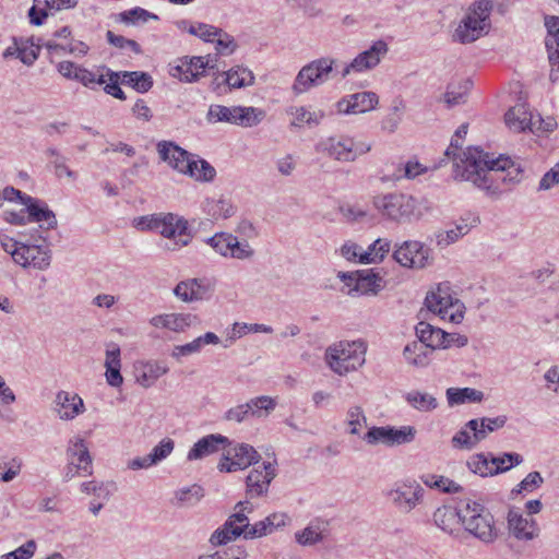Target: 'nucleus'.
<instances>
[{
    "label": "nucleus",
    "instance_id": "46",
    "mask_svg": "<svg viewBox=\"0 0 559 559\" xmlns=\"http://www.w3.org/2000/svg\"><path fill=\"white\" fill-rule=\"evenodd\" d=\"M245 405L249 406V416L251 415L253 417L260 418L263 416H267L271 412H273L276 406V402L274 399L270 396L262 395L251 399L250 401L245 403Z\"/></svg>",
    "mask_w": 559,
    "mask_h": 559
},
{
    "label": "nucleus",
    "instance_id": "16",
    "mask_svg": "<svg viewBox=\"0 0 559 559\" xmlns=\"http://www.w3.org/2000/svg\"><path fill=\"white\" fill-rule=\"evenodd\" d=\"M379 104V97L374 92H359L348 95L337 102L338 112L357 115L371 111Z\"/></svg>",
    "mask_w": 559,
    "mask_h": 559
},
{
    "label": "nucleus",
    "instance_id": "11",
    "mask_svg": "<svg viewBox=\"0 0 559 559\" xmlns=\"http://www.w3.org/2000/svg\"><path fill=\"white\" fill-rule=\"evenodd\" d=\"M393 259L403 267L421 270L433 262L431 249L418 240H405L396 243Z\"/></svg>",
    "mask_w": 559,
    "mask_h": 559
},
{
    "label": "nucleus",
    "instance_id": "53",
    "mask_svg": "<svg viewBox=\"0 0 559 559\" xmlns=\"http://www.w3.org/2000/svg\"><path fill=\"white\" fill-rule=\"evenodd\" d=\"M170 331L185 332L191 326L200 324V318L193 313H170Z\"/></svg>",
    "mask_w": 559,
    "mask_h": 559
},
{
    "label": "nucleus",
    "instance_id": "37",
    "mask_svg": "<svg viewBox=\"0 0 559 559\" xmlns=\"http://www.w3.org/2000/svg\"><path fill=\"white\" fill-rule=\"evenodd\" d=\"M245 536V530H242L236 522H234L233 516L230 515L223 526L218 527L214 531V533L210 537V543L213 546H222L227 543L237 539L239 536Z\"/></svg>",
    "mask_w": 559,
    "mask_h": 559
},
{
    "label": "nucleus",
    "instance_id": "13",
    "mask_svg": "<svg viewBox=\"0 0 559 559\" xmlns=\"http://www.w3.org/2000/svg\"><path fill=\"white\" fill-rule=\"evenodd\" d=\"M260 460L255 449L247 443H233L227 447L223 453V457L218 464L219 472H236L245 469Z\"/></svg>",
    "mask_w": 559,
    "mask_h": 559
},
{
    "label": "nucleus",
    "instance_id": "30",
    "mask_svg": "<svg viewBox=\"0 0 559 559\" xmlns=\"http://www.w3.org/2000/svg\"><path fill=\"white\" fill-rule=\"evenodd\" d=\"M218 343L219 337L215 333L206 332L204 335L194 338L192 342L183 345H176L173 348L171 356L176 359H180L181 357L200 353L205 345H216Z\"/></svg>",
    "mask_w": 559,
    "mask_h": 559
},
{
    "label": "nucleus",
    "instance_id": "31",
    "mask_svg": "<svg viewBox=\"0 0 559 559\" xmlns=\"http://www.w3.org/2000/svg\"><path fill=\"white\" fill-rule=\"evenodd\" d=\"M416 336L431 352L441 348L444 343V331L427 322L420 321L415 326Z\"/></svg>",
    "mask_w": 559,
    "mask_h": 559
},
{
    "label": "nucleus",
    "instance_id": "33",
    "mask_svg": "<svg viewBox=\"0 0 559 559\" xmlns=\"http://www.w3.org/2000/svg\"><path fill=\"white\" fill-rule=\"evenodd\" d=\"M382 278L370 271H361L358 274L356 285L346 292L349 296L377 294L381 289Z\"/></svg>",
    "mask_w": 559,
    "mask_h": 559
},
{
    "label": "nucleus",
    "instance_id": "39",
    "mask_svg": "<svg viewBox=\"0 0 559 559\" xmlns=\"http://www.w3.org/2000/svg\"><path fill=\"white\" fill-rule=\"evenodd\" d=\"M391 249V241L386 238H378L360 255V263L370 264L383 261Z\"/></svg>",
    "mask_w": 559,
    "mask_h": 559
},
{
    "label": "nucleus",
    "instance_id": "1",
    "mask_svg": "<svg viewBox=\"0 0 559 559\" xmlns=\"http://www.w3.org/2000/svg\"><path fill=\"white\" fill-rule=\"evenodd\" d=\"M519 175L510 157L491 158L479 147H467L454 162L455 180L469 181L492 197H499L506 185L518 182Z\"/></svg>",
    "mask_w": 559,
    "mask_h": 559
},
{
    "label": "nucleus",
    "instance_id": "19",
    "mask_svg": "<svg viewBox=\"0 0 559 559\" xmlns=\"http://www.w3.org/2000/svg\"><path fill=\"white\" fill-rule=\"evenodd\" d=\"M55 412L61 420H72L85 412L83 400L76 393L59 391L55 399Z\"/></svg>",
    "mask_w": 559,
    "mask_h": 559
},
{
    "label": "nucleus",
    "instance_id": "48",
    "mask_svg": "<svg viewBox=\"0 0 559 559\" xmlns=\"http://www.w3.org/2000/svg\"><path fill=\"white\" fill-rule=\"evenodd\" d=\"M472 86V82L466 80L463 83H460L457 86L449 85L447 92L444 93V102L448 107H453L460 104L465 103L466 94Z\"/></svg>",
    "mask_w": 559,
    "mask_h": 559
},
{
    "label": "nucleus",
    "instance_id": "60",
    "mask_svg": "<svg viewBox=\"0 0 559 559\" xmlns=\"http://www.w3.org/2000/svg\"><path fill=\"white\" fill-rule=\"evenodd\" d=\"M106 76H108V83H105L104 91L108 95L112 97L124 100L127 98L124 92L120 88L119 83L122 82V76L120 72H114L111 70L107 71Z\"/></svg>",
    "mask_w": 559,
    "mask_h": 559
},
{
    "label": "nucleus",
    "instance_id": "5",
    "mask_svg": "<svg viewBox=\"0 0 559 559\" xmlns=\"http://www.w3.org/2000/svg\"><path fill=\"white\" fill-rule=\"evenodd\" d=\"M461 523L483 543L491 544L498 537L492 514L478 502L467 500L461 507Z\"/></svg>",
    "mask_w": 559,
    "mask_h": 559
},
{
    "label": "nucleus",
    "instance_id": "44",
    "mask_svg": "<svg viewBox=\"0 0 559 559\" xmlns=\"http://www.w3.org/2000/svg\"><path fill=\"white\" fill-rule=\"evenodd\" d=\"M405 401L419 412H431L438 407V402L435 396L419 391H411L406 393Z\"/></svg>",
    "mask_w": 559,
    "mask_h": 559
},
{
    "label": "nucleus",
    "instance_id": "10",
    "mask_svg": "<svg viewBox=\"0 0 559 559\" xmlns=\"http://www.w3.org/2000/svg\"><path fill=\"white\" fill-rule=\"evenodd\" d=\"M3 201H17L20 204L26 206L28 218L46 223V229H53L57 226L55 213L49 210L44 202L23 193L13 187L4 188L0 193V202L3 203Z\"/></svg>",
    "mask_w": 559,
    "mask_h": 559
},
{
    "label": "nucleus",
    "instance_id": "54",
    "mask_svg": "<svg viewBox=\"0 0 559 559\" xmlns=\"http://www.w3.org/2000/svg\"><path fill=\"white\" fill-rule=\"evenodd\" d=\"M40 46L39 44L31 43V46H26L25 43L21 39H15V51L16 58H19L24 64L31 66L38 58Z\"/></svg>",
    "mask_w": 559,
    "mask_h": 559
},
{
    "label": "nucleus",
    "instance_id": "50",
    "mask_svg": "<svg viewBox=\"0 0 559 559\" xmlns=\"http://www.w3.org/2000/svg\"><path fill=\"white\" fill-rule=\"evenodd\" d=\"M416 429L413 426H402L400 428L390 426L389 447L408 444L416 437Z\"/></svg>",
    "mask_w": 559,
    "mask_h": 559
},
{
    "label": "nucleus",
    "instance_id": "35",
    "mask_svg": "<svg viewBox=\"0 0 559 559\" xmlns=\"http://www.w3.org/2000/svg\"><path fill=\"white\" fill-rule=\"evenodd\" d=\"M432 352L419 340L408 343L403 349L405 360L418 368L427 367L430 362V354Z\"/></svg>",
    "mask_w": 559,
    "mask_h": 559
},
{
    "label": "nucleus",
    "instance_id": "36",
    "mask_svg": "<svg viewBox=\"0 0 559 559\" xmlns=\"http://www.w3.org/2000/svg\"><path fill=\"white\" fill-rule=\"evenodd\" d=\"M289 114L294 117L290 122L293 128H302L305 126L313 128L319 126L325 117L323 110L310 111L304 106L290 108Z\"/></svg>",
    "mask_w": 559,
    "mask_h": 559
},
{
    "label": "nucleus",
    "instance_id": "23",
    "mask_svg": "<svg viewBox=\"0 0 559 559\" xmlns=\"http://www.w3.org/2000/svg\"><path fill=\"white\" fill-rule=\"evenodd\" d=\"M504 121L514 132H522L526 129L535 131V117L524 103H519L510 108L504 115Z\"/></svg>",
    "mask_w": 559,
    "mask_h": 559
},
{
    "label": "nucleus",
    "instance_id": "32",
    "mask_svg": "<svg viewBox=\"0 0 559 559\" xmlns=\"http://www.w3.org/2000/svg\"><path fill=\"white\" fill-rule=\"evenodd\" d=\"M433 522L443 532L453 533L461 522V508L441 506L433 512Z\"/></svg>",
    "mask_w": 559,
    "mask_h": 559
},
{
    "label": "nucleus",
    "instance_id": "6",
    "mask_svg": "<svg viewBox=\"0 0 559 559\" xmlns=\"http://www.w3.org/2000/svg\"><path fill=\"white\" fill-rule=\"evenodd\" d=\"M372 144L348 135H332L316 144V152L340 163H354L371 151Z\"/></svg>",
    "mask_w": 559,
    "mask_h": 559
},
{
    "label": "nucleus",
    "instance_id": "27",
    "mask_svg": "<svg viewBox=\"0 0 559 559\" xmlns=\"http://www.w3.org/2000/svg\"><path fill=\"white\" fill-rule=\"evenodd\" d=\"M454 299L449 293V287L439 285L436 290L427 294L425 305L429 311L445 319Z\"/></svg>",
    "mask_w": 559,
    "mask_h": 559
},
{
    "label": "nucleus",
    "instance_id": "3",
    "mask_svg": "<svg viewBox=\"0 0 559 559\" xmlns=\"http://www.w3.org/2000/svg\"><path fill=\"white\" fill-rule=\"evenodd\" d=\"M372 204L384 218L396 223H409L421 215L417 200L402 192L378 194Z\"/></svg>",
    "mask_w": 559,
    "mask_h": 559
},
{
    "label": "nucleus",
    "instance_id": "55",
    "mask_svg": "<svg viewBox=\"0 0 559 559\" xmlns=\"http://www.w3.org/2000/svg\"><path fill=\"white\" fill-rule=\"evenodd\" d=\"M545 27L547 29V37L545 40L547 50H555V48H559V16L546 15Z\"/></svg>",
    "mask_w": 559,
    "mask_h": 559
},
{
    "label": "nucleus",
    "instance_id": "8",
    "mask_svg": "<svg viewBox=\"0 0 559 559\" xmlns=\"http://www.w3.org/2000/svg\"><path fill=\"white\" fill-rule=\"evenodd\" d=\"M334 64L335 59L326 57L307 63L297 73L292 92L295 95H301L324 84L330 79Z\"/></svg>",
    "mask_w": 559,
    "mask_h": 559
},
{
    "label": "nucleus",
    "instance_id": "52",
    "mask_svg": "<svg viewBox=\"0 0 559 559\" xmlns=\"http://www.w3.org/2000/svg\"><path fill=\"white\" fill-rule=\"evenodd\" d=\"M492 10V1L491 0H477L475 1L467 11V14H469L475 20L483 23V25H486L490 28V13Z\"/></svg>",
    "mask_w": 559,
    "mask_h": 559
},
{
    "label": "nucleus",
    "instance_id": "15",
    "mask_svg": "<svg viewBox=\"0 0 559 559\" xmlns=\"http://www.w3.org/2000/svg\"><path fill=\"white\" fill-rule=\"evenodd\" d=\"M157 152L162 160L176 171L187 175L194 166V155L169 141L157 143Z\"/></svg>",
    "mask_w": 559,
    "mask_h": 559
},
{
    "label": "nucleus",
    "instance_id": "63",
    "mask_svg": "<svg viewBox=\"0 0 559 559\" xmlns=\"http://www.w3.org/2000/svg\"><path fill=\"white\" fill-rule=\"evenodd\" d=\"M228 253V258L248 260L254 255V250L247 240L239 241L235 236V240L231 241L230 251Z\"/></svg>",
    "mask_w": 559,
    "mask_h": 559
},
{
    "label": "nucleus",
    "instance_id": "9",
    "mask_svg": "<svg viewBox=\"0 0 559 559\" xmlns=\"http://www.w3.org/2000/svg\"><path fill=\"white\" fill-rule=\"evenodd\" d=\"M40 243L13 242L14 249L10 251L13 261L23 267L33 266L37 270H46L51 263V250L46 245V239L39 236Z\"/></svg>",
    "mask_w": 559,
    "mask_h": 559
},
{
    "label": "nucleus",
    "instance_id": "34",
    "mask_svg": "<svg viewBox=\"0 0 559 559\" xmlns=\"http://www.w3.org/2000/svg\"><path fill=\"white\" fill-rule=\"evenodd\" d=\"M166 364L160 361H148L136 369V381L143 388L152 386L162 376L168 372Z\"/></svg>",
    "mask_w": 559,
    "mask_h": 559
},
{
    "label": "nucleus",
    "instance_id": "12",
    "mask_svg": "<svg viewBox=\"0 0 559 559\" xmlns=\"http://www.w3.org/2000/svg\"><path fill=\"white\" fill-rule=\"evenodd\" d=\"M425 495L424 487L415 479H404L395 484V487L388 492L395 508L403 513L412 512L421 503Z\"/></svg>",
    "mask_w": 559,
    "mask_h": 559
},
{
    "label": "nucleus",
    "instance_id": "42",
    "mask_svg": "<svg viewBox=\"0 0 559 559\" xmlns=\"http://www.w3.org/2000/svg\"><path fill=\"white\" fill-rule=\"evenodd\" d=\"M122 84L129 85L139 93H146L153 86L152 76L142 71H120Z\"/></svg>",
    "mask_w": 559,
    "mask_h": 559
},
{
    "label": "nucleus",
    "instance_id": "47",
    "mask_svg": "<svg viewBox=\"0 0 559 559\" xmlns=\"http://www.w3.org/2000/svg\"><path fill=\"white\" fill-rule=\"evenodd\" d=\"M150 19L157 20L158 16L142 8L136 7L131 10H127L119 13L116 21L124 23L127 25H135L139 23H146Z\"/></svg>",
    "mask_w": 559,
    "mask_h": 559
},
{
    "label": "nucleus",
    "instance_id": "64",
    "mask_svg": "<svg viewBox=\"0 0 559 559\" xmlns=\"http://www.w3.org/2000/svg\"><path fill=\"white\" fill-rule=\"evenodd\" d=\"M22 461L17 457L11 459L9 462L0 463V481L10 483L21 472Z\"/></svg>",
    "mask_w": 559,
    "mask_h": 559
},
{
    "label": "nucleus",
    "instance_id": "40",
    "mask_svg": "<svg viewBox=\"0 0 559 559\" xmlns=\"http://www.w3.org/2000/svg\"><path fill=\"white\" fill-rule=\"evenodd\" d=\"M447 399L450 405H460L464 403H480L484 400V393L473 388H450L447 390Z\"/></svg>",
    "mask_w": 559,
    "mask_h": 559
},
{
    "label": "nucleus",
    "instance_id": "51",
    "mask_svg": "<svg viewBox=\"0 0 559 559\" xmlns=\"http://www.w3.org/2000/svg\"><path fill=\"white\" fill-rule=\"evenodd\" d=\"M235 240V236L228 233H216L212 237H209L205 242L213 248V250L224 258H228L231 241Z\"/></svg>",
    "mask_w": 559,
    "mask_h": 559
},
{
    "label": "nucleus",
    "instance_id": "4",
    "mask_svg": "<svg viewBox=\"0 0 559 559\" xmlns=\"http://www.w3.org/2000/svg\"><path fill=\"white\" fill-rule=\"evenodd\" d=\"M367 345L364 341L340 342L325 352L330 368L343 376L360 368L366 361Z\"/></svg>",
    "mask_w": 559,
    "mask_h": 559
},
{
    "label": "nucleus",
    "instance_id": "24",
    "mask_svg": "<svg viewBox=\"0 0 559 559\" xmlns=\"http://www.w3.org/2000/svg\"><path fill=\"white\" fill-rule=\"evenodd\" d=\"M67 457L69 463L74 462L75 465H79L80 468L83 469L84 476L92 475L93 461L88 448L83 438L78 436L70 439L67 447Z\"/></svg>",
    "mask_w": 559,
    "mask_h": 559
},
{
    "label": "nucleus",
    "instance_id": "17",
    "mask_svg": "<svg viewBox=\"0 0 559 559\" xmlns=\"http://www.w3.org/2000/svg\"><path fill=\"white\" fill-rule=\"evenodd\" d=\"M230 444L231 441L227 437L219 433H211L193 444L188 452L187 459L188 461L201 460L221 450L225 451Z\"/></svg>",
    "mask_w": 559,
    "mask_h": 559
},
{
    "label": "nucleus",
    "instance_id": "56",
    "mask_svg": "<svg viewBox=\"0 0 559 559\" xmlns=\"http://www.w3.org/2000/svg\"><path fill=\"white\" fill-rule=\"evenodd\" d=\"M296 542L302 546H312L323 539L319 525L310 524L295 534Z\"/></svg>",
    "mask_w": 559,
    "mask_h": 559
},
{
    "label": "nucleus",
    "instance_id": "58",
    "mask_svg": "<svg viewBox=\"0 0 559 559\" xmlns=\"http://www.w3.org/2000/svg\"><path fill=\"white\" fill-rule=\"evenodd\" d=\"M426 170L418 162L408 160L406 164H400L392 175L393 180H401L403 178L414 179Z\"/></svg>",
    "mask_w": 559,
    "mask_h": 559
},
{
    "label": "nucleus",
    "instance_id": "62",
    "mask_svg": "<svg viewBox=\"0 0 559 559\" xmlns=\"http://www.w3.org/2000/svg\"><path fill=\"white\" fill-rule=\"evenodd\" d=\"M347 425L350 427L349 432L352 435H358L362 425L366 424L367 418L360 406H350L347 411Z\"/></svg>",
    "mask_w": 559,
    "mask_h": 559
},
{
    "label": "nucleus",
    "instance_id": "49",
    "mask_svg": "<svg viewBox=\"0 0 559 559\" xmlns=\"http://www.w3.org/2000/svg\"><path fill=\"white\" fill-rule=\"evenodd\" d=\"M467 467L474 474H477L481 477L491 476L492 466L490 463V455L484 453L474 454L466 462Z\"/></svg>",
    "mask_w": 559,
    "mask_h": 559
},
{
    "label": "nucleus",
    "instance_id": "22",
    "mask_svg": "<svg viewBox=\"0 0 559 559\" xmlns=\"http://www.w3.org/2000/svg\"><path fill=\"white\" fill-rule=\"evenodd\" d=\"M508 525L510 532L518 539L532 540L538 536L539 528L533 519L524 518L516 510H510L508 513Z\"/></svg>",
    "mask_w": 559,
    "mask_h": 559
},
{
    "label": "nucleus",
    "instance_id": "61",
    "mask_svg": "<svg viewBox=\"0 0 559 559\" xmlns=\"http://www.w3.org/2000/svg\"><path fill=\"white\" fill-rule=\"evenodd\" d=\"M364 440L370 445L381 443L389 447L390 426L369 428L367 433L364 436Z\"/></svg>",
    "mask_w": 559,
    "mask_h": 559
},
{
    "label": "nucleus",
    "instance_id": "38",
    "mask_svg": "<svg viewBox=\"0 0 559 559\" xmlns=\"http://www.w3.org/2000/svg\"><path fill=\"white\" fill-rule=\"evenodd\" d=\"M204 497V489L198 484L175 491L173 503L180 508L194 507Z\"/></svg>",
    "mask_w": 559,
    "mask_h": 559
},
{
    "label": "nucleus",
    "instance_id": "57",
    "mask_svg": "<svg viewBox=\"0 0 559 559\" xmlns=\"http://www.w3.org/2000/svg\"><path fill=\"white\" fill-rule=\"evenodd\" d=\"M73 80L81 82L84 86L96 90L97 86L104 85L106 83L105 75H96L94 72L80 68L74 71Z\"/></svg>",
    "mask_w": 559,
    "mask_h": 559
},
{
    "label": "nucleus",
    "instance_id": "43",
    "mask_svg": "<svg viewBox=\"0 0 559 559\" xmlns=\"http://www.w3.org/2000/svg\"><path fill=\"white\" fill-rule=\"evenodd\" d=\"M490 455V463L492 466L491 476L506 473L510 471L512 467L520 465L523 462V456L518 453H509L506 452L501 455Z\"/></svg>",
    "mask_w": 559,
    "mask_h": 559
},
{
    "label": "nucleus",
    "instance_id": "2",
    "mask_svg": "<svg viewBox=\"0 0 559 559\" xmlns=\"http://www.w3.org/2000/svg\"><path fill=\"white\" fill-rule=\"evenodd\" d=\"M133 226L139 230H150L160 234L168 239L178 240L174 242L169 250L186 247L191 242L192 236L190 235L188 221L174 213H155L151 215H143L133 219Z\"/></svg>",
    "mask_w": 559,
    "mask_h": 559
},
{
    "label": "nucleus",
    "instance_id": "25",
    "mask_svg": "<svg viewBox=\"0 0 559 559\" xmlns=\"http://www.w3.org/2000/svg\"><path fill=\"white\" fill-rule=\"evenodd\" d=\"M488 32L489 27L466 13L453 33V40L460 44H471Z\"/></svg>",
    "mask_w": 559,
    "mask_h": 559
},
{
    "label": "nucleus",
    "instance_id": "18",
    "mask_svg": "<svg viewBox=\"0 0 559 559\" xmlns=\"http://www.w3.org/2000/svg\"><path fill=\"white\" fill-rule=\"evenodd\" d=\"M276 473L271 462H264L261 468L252 469L247 476V492L250 497H260L267 492Z\"/></svg>",
    "mask_w": 559,
    "mask_h": 559
},
{
    "label": "nucleus",
    "instance_id": "59",
    "mask_svg": "<svg viewBox=\"0 0 559 559\" xmlns=\"http://www.w3.org/2000/svg\"><path fill=\"white\" fill-rule=\"evenodd\" d=\"M474 438L475 431H471L465 425L453 436L452 445L457 449L472 450L479 443V440H474Z\"/></svg>",
    "mask_w": 559,
    "mask_h": 559
},
{
    "label": "nucleus",
    "instance_id": "7",
    "mask_svg": "<svg viewBox=\"0 0 559 559\" xmlns=\"http://www.w3.org/2000/svg\"><path fill=\"white\" fill-rule=\"evenodd\" d=\"M265 117V111L257 107L211 105L206 114L210 123L226 122L242 128L258 126Z\"/></svg>",
    "mask_w": 559,
    "mask_h": 559
},
{
    "label": "nucleus",
    "instance_id": "29",
    "mask_svg": "<svg viewBox=\"0 0 559 559\" xmlns=\"http://www.w3.org/2000/svg\"><path fill=\"white\" fill-rule=\"evenodd\" d=\"M507 423V416L501 415L493 418L483 417L471 419L466 423V428L471 431H475L474 440L483 441L487 438L490 432H493L502 428Z\"/></svg>",
    "mask_w": 559,
    "mask_h": 559
},
{
    "label": "nucleus",
    "instance_id": "28",
    "mask_svg": "<svg viewBox=\"0 0 559 559\" xmlns=\"http://www.w3.org/2000/svg\"><path fill=\"white\" fill-rule=\"evenodd\" d=\"M253 83V73L250 70L238 66L228 70L225 73L222 82H218V79H215L212 82V87L214 91H216L221 87V85L227 84L230 88H241L245 86H250Z\"/></svg>",
    "mask_w": 559,
    "mask_h": 559
},
{
    "label": "nucleus",
    "instance_id": "41",
    "mask_svg": "<svg viewBox=\"0 0 559 559\" xmlns=\"http://www.w3.org/2000/svg\"><path fill=\"white\" fill-rule=\"evenodd\" d=\"M204 211L213 219H226L235 214L231 202L223 197L219 199H207Z\"/></svg>",
    "mask_w": 559,
    "mask_h": 559
},
{
    "label": "nucleus",
    "instance_id": "26",
    "mask_svg": "<svg viewBox=\"0 0 559 559\" xmlns=\"http://www.w3.org/2000/svg\"><path fill=\"white\" fill-rule=\"evenodd\" d=\"M206 293L207 287L200 278L181 281L174 288V295L183 302L202 300Z\"/></svg>",
    "mask_w": 559,
    "mask_h": 559
},
{
    "label": "nucleus",
    "instance_id": "45",
    "mask_svg": "<svg viewBox=\"0 0 559 559\" xmlns=\"http://www.w3.org/2000/svg\"><path fill=\"white\" fill-rule=\"evenodd\" d=\"M188 176L199 182H211L216 176V170L207 160L194 155V166L190 167Z\"/></svg>",
    "mask_w": 559,
    "mask_h": 559
},
{
    "label": "nucleus",
    "instance_id": "14",
    "mask_svg": "<svg viewBox=\"0 0 559 559\" xmlns=\"http://www.w3.org/2000/svg\"><path fill=\"white\" fill-rule=\"evenodd\" d=\"M388 51L389 46L384 40L379 39L374 41L367 50L357 55L343 68L341 76L345 79L352 73H362L373 70L381 62Z\"/></svg>",
    "mask_w": 559,
    "mask_h": 559
},
{
    "label": "nucleus",
    "instance_id": "20",
    "mask_svg": "<svg viewBox=\"0 0 559 559\" xmlns=\"http://www.w3.org/2000/svg\"><path fill=\"white\" fill-rule=\"evenodd\" d=\"M175 442L170 438H164L145 456H138L128 462V467L133 471L150 468L165 460L174 451Z\"/></svg>",
    "mask_w": 559,
    "mask_h": 559
},
{
    "label": "nucleus",
    "instance_id": "21",
    "mask_svg": "<svg viewBox=\"0 0 559 559\" xmlns=\"http://www.w3.org/2000/svg\"><path fill=\"white\" fill-rule=\"evenodd\" d=\"M211 57H186L182 60L180 66H177L173 69V76L179 78L180 81L185 82H194L197 81L204 72L206 68H214L211 64Z\"/></svg>",
    "mask_w": 559,
    "mask_h": 559
}]
</instances>
